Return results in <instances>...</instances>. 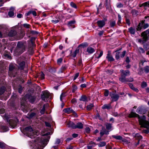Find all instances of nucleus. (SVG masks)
Here are the masks:
<instances>
[{
    "label": "nucleus",
    "instance_id": "nucleus-1",
    "mask_svg": "<svg viewBox=\"0 0 149 149\" xmlns=\"http://www.w3.org/2000/svg\"><path fill=\"white\" fill-rule=\"evenodd\" d=\"M129 118L138 117L139 118V122L140 125L142 127L147 128V129L144 130L143 132L144 133L148 134L149 132V122L140 118L139 115L135 113L132 112L128 115Z\"/></svg>",
    "mask_w": 149,
    "mask_h": 149
},
{
    "label": "nucleus",
    "instance_id": "nucleus-2",
    "mask_svg": "<svg viewBox=\"0 0 149 149\" xmlns=\"http://www.w3.org/2000/svg\"><path fill=\"white\" fill-rule=\"evenodd\" d=\"M26 42H19L17 45V52L19 54L23 53L25 50Z\"/></svg>",
    "mask_w": 149,
    "mask_h": 149
},
{
    "label": "nucleus",
    "instance_id": "nucleus-3",
    "mask_svg": "<svg viewBox=\"0 0 149 149\" xmlns=\"http://www.w3.org/2000/svg\"><path fill=\"white\" fill-rule=\"evenodd\" d=\"M141 35L143 37V39H138V41L140 43H143L146 41L149 37V29L142 33Z\"/></svg>",
    "mask_w": 149,
    "mask_h": 149
},
{
    "label": "nucleus",
    "instance_id": "nucleus-4",
    "mask_svg": "<svg viewBox=\"0 0 149 149\" xmlns=\"http://www.w3.org/2000/svg\"><path fill=\"white\" fill-rule=\"evenodd\" d=\"M24 131L26 133L29 135L31 136H34V135H37L38 134V132L36 131H34L32 127L30 126L26 127L24 129Z\"/></svg>",
    "mask_w": 149,
    "mask_h": 149
},
{
    "label": "nucleus",
    "instance_id": "nucleus-5",
    "mask_svg": "<svg viewBox=\"0 0 149 149\" xmlns=\"http://www.w3.org/2000/svg\"><path fill=\"white\" fill-rule=\"evenodd\" d=\"M50 138V136H47L45 138H42L38 140V145L43 147H44L47 143Z\"/></svg>",
    "mask_w": 149,
    "mask_h": 149
},
{
    "label": "nucleus",
    "instance_id": "nucleus-6",
    "mask_svg": "<svg viewBox=\"0 0 149 149\" xmlns=\"http://www.w3.org/2000/svg\"><path fill=\"white\" fill-rule=\"evenodd\" d=\"M16 69L15 68L14 65L10 64L9 66L8 74L10 77H14L16 73Z\"/></svg>",
    "mask_w": 149,
    "mask_h": 149
},
{
    "label": "nucleus",
    "instance_id": "nucleus-7",
    "mask_svg": "<svg viewBox=\"0 0 149 149\" xmlns=\"http://www.w3.org/2000/svg\"><path fill=\"white\" fill-rule=\"evenodd\" d=\"M28 52L29 54H32L33 52V47L35 46V43L32 40L28 42Z\"/></svg>",
    "mask_w": 149,
    "mask_h": 149
},
{
    "label": "nucleus",
    "instance_id": "nucleus-8",
    "mask_svg": "<svg viewBox=\"0 0 149 149\" xmlns=\"http://www.w3.org/2000/svg\"><path fill=\"white\" fill-rule=\"evenodd\" d=\"M49 93L47 91H45L43 92V94L41 95L42 99L45 102H47V99L49 97Z\"/></svg>",
    "mask_w": 149,
    "mask_h": 149
},
{
    "label": "nucleus",
    "instance_id": "nucleus-9",
    "mask_svg": "<svg viewBox=\"0 0 149 149\" xmlns=\"http://www.w3.org/2000/svg\"><path fill=\"white\" fill-rule=\"evenodd\" d=\"M109 95L111 97L112 102H115L117 101L119 97L118 95L113 93H110Z\"/></svg>",
    "mask_w": 149,
    "mask_h": 149
},
{
    "label": "nucleus",
    "instance_id": "nucleus-10",
    "mask_svg": "<svg viewBox=\"0 0 149 149\" xmlns=\"http://www.w3.org/2000/svg\"><path fill=\"white\" fill-rule=\"evenodd\" d=\"M144 71L146 73H149V66H146L143 68H141L139 69V72L138 73L139 74H141L143 73Z\"/></svg>",
    "mask_w": 149,
    "mask_h": 149
},
{
    "label": "nucleus",
    "instance_id": "nucleus-11",
    "mask_svg": "<svg viewBox=\"0 0 149 149\" xmlns=\"http://www.w3.org/2000/svg\"><path fill=\"white\" fill-rule=\"evenodd\" d=\"M121 72V75L125 76H128L130 75V72L128 70H120Z\"/></svg>",
    "mask_w": 149,
    "mask_h": 149
},
{
    "label": "nucleus",
    "instance_id": "nucleus-12",
    "mask_svg": "<svg viewBox=\"0 0 149 149\" xmlns=\"http://www.w3.org/2000/svg\"><path fill=\"white\" fill-rule=\"evenodd\" d=\"M97 23L99 27L102 28L105 25V21L103 20H98L97 22Z\"/></svg>",
    "mask_w": 149,
    "mask_h": 149
},
{
    "label": "nucleus",
    "instance_id": "nucleus-13",
    "mask_svg": "<svg viewBox=\"0 0 149 149\" xmlns=\"http://www.w3.org/2000/svg\"><path fill=\"white\" fill-rule=\"evenodd\" d=\"M75 21L74 20L70 21L68 22L67 25L70 28H73L75 27Z\"/></svg>",
    "mask_w": 149,
    "mask_h": 149
},
{
    "label": "nucleus",
    "instance_id": "nucleus-14",
    "mask_svg": "<svg viewBox=\"0 0 149 149\" xmlns=\"http://www.w3.org/2000/svg\"><path fill=\"white\" fill-rule=\"evenodd\" d=\"M9 124L11 127L14 128L16 126L17 122L14 120H10L9 121Z\"/></svg>",
    "mask_w": 149,
    "mask_h": 149
},
{
    "label": "nucleus",
    "instance_id": "nucleus-15",
    "mask_svg": "<svg viewBox=\"0 0 149 149\" xmlns=\"http://www.w3.org/2000/svg\"><path fill=\"white\" fill-rule=\"evenodd\" d=\"M79 52V49H77L75 51H74L73 52H72V51H71L70 53V56L74 58L77 55V54Z\"/></svg>",
    "mask_w": 149,
    "mask_h": 149
},
{
    "label": "nucleus",
    "instance_id": "nucleus-16",
    "mask_svg": "<svg viewBox=\"0 0 149 149\" xmlns=\"http://www.w3.org/2000/svg\"><path fill=\"white\" fill-rule=\"evenodd\" d=\"M16 31L14 30H10L8 33V35L9 36L13 37L17 34Z\"/></svg>",
    "mask_w": 149,
    "mask_h": 149
},
{
    "label": "nucleus",
    "instance_id": "nucleus-17",
    "mask_svg": "<svg viewBox=\"0 0 149 149\" xmlns=\"http://www.w3.org/2000/svg\"><path fill=\"white\" fill-rule=\"evenodd\" d=\"M111 108V103L108 104H105L102 107V108L103 109H109Z\"/></svg>",
    "mask_w": 149,
    "mask_h": 149
},
{
    "label": "nucleus",
    "instance_id": "nucleus-18",
    "mask_svg": "<svg viewBox=\"0 0 149 149\" xmlns=\"http://www.w3.org/2000/svg\"><path fill=\"white\" fill-rule=\"evenodd\" d=\"M49 106V105L48 104H44L42 109L40 111V113L42 114H44L45 112V108Z\"/></svg>",
    "mask_w": 149,
    "mask_h": 149
},
{
    "label": "nucleus",
    "instance_id": "nucleus-19",
    "mask_svg": "<svg viewBox=\"0 0 149 149\" xmlns=\"http://www.w3.org/2000/svg\"><path fill=\"white\" fill-rule=\"evenodd\" d=\"M64 110L65 113H70L74 112V111L71 108H65L64 109Z\"/></svg>",
    "mask_w": 149,
    "mask_h": 149
},
{
    "label": "nucleus",
    "instance_id": "nucleus-20",
    "mask_svg": "<svg viewBox=\"0 0 149 149\" xmlns=\"http://www.w3.org/2000/svg\"><path fill=\"white\" fill-rule=\"evenodd\" d=\"M1 132H5L7 131L8 130V127L4 126H1Z\"/></svg>",
    "mask_w": 149,
    "mask_h": 149
},
{
    "label": "nucleus",
    "instance_id": "nucleus-21",
    "mask_svg": "<svg viewBox=\"0 0 149 149\" xmlns=\"http://www.w3.org/2000/svg\"><path fill=\"white\" fill-rule=\"evenodd\" d=\"M87 51L88 53L91 54L95 51V50L93 48L89 47L87 48Z\"/></svg>",
    "mask_w": 149,
    "mask_h": 149
},
{
    "label": "nucleus",
    "instance_id": "nucleus-22",
    "mask_svg": "<svg viewBox=\"0 0 149 149\" xmlns=\"http://www.w3.org/2000/svg\"><path fill=\"white\" fill-rule=\"evenodd\" d=\"M68 125L69 127H71L73 129H75V125L73 122L69 121L68 123Z\"/></svg>",
    "mask_w": 149,
    "mask_h": 149
},
{
    "label": "nucleus",
    "instance_id": "nucleus-23",
    "mask_svg": "<svg viewBox=\"0 0 149 149\" xmlns=\"http://www.w3.org/2000/svg\"><path fill=\"white\" fill-rule=\"evenodd\" d=\"M119 80L122 82H127L126 77L121 74V77L119 79Z\"/></svg>",
    "mask_w": 149,
    "mask_h": 149
},
{
    "label": "nucleus",
    "instance_id": "nucleus-24",
    "mask_svg": "<svg viewBox=\"0 0 149 149\" xmlns=\"http://www.w3.org/2000/svg\"><path fill=\"white\" fill-rule=\"evenodd\" d=\"M18 63L19 65V68L21 70L23 69L25 65V62L24 61H22L20 63Z\"/></svg>",
    "mask_w": 149,
    "mask_h": 149
},
{
    "label": "nucleus",
    "instance_id": "nucleus-25",
    "mask_svg": "<svg viewBox=\"0 0 149 149\" xmlns=\"http://www.w3.org/2000/svg\"><path fill=\"white\" fill-rule=\"evenodd\" d=\"M129 86L132 89L134 90L135 91L137 92H138L139 91V90L134 87L133 86V85L132 84L129 83Z\"/></svg>",
    "mask_w": 149,
    "mask_h": 149
},
{
    "label": "nucleus",
    "instance_id": "nucleus-26",
    "mask_svg": "<svg viewBox=\"0 0 149 149\" xmlns=\"http://www.w3.org/2000/svg\"><path fill=\"white\" fill-rule=\"evenodd\" d=\"M135 137L136 138H138L139 139V140H138V142L136 144V145L137 146L139 144V141L140 139H142V136H141V135H139V134H136V135H135Z\"/></svg>",
    "mask_w": 149,
    "mask_h": 149
},
{
    "label": "nucleus",
    "instance_id": "nucleus-27",
    "mask_svg": "<svg viewBox=\"0 0 149 149\" xmlns=\"http://www.w3.org/2000/svg\"><path fill=\"white\" fill-rule=\"evenodd\" d=\"M83 126V124L81 123H78L75 125V129H82Z\"/></svg>",
    "mask_w": 149,
    "mask_h": 149
},
{
    "label": "nucleus",
    "instance_id": "nucleus-28",
    "mask_svg": "<svg viewBox=\"0 0 149 149\" xmlns=\"http://www.w3.org/2000/svg\"><path fill=\"white\" fill-rule=\"evenodd\" d=\"M107 58L108 59L109 61H114V59L113 58L112 56L111 55L110 53H108L107 56Z\"/></svg>",
    "mask_w": 149,
    "mask_h": 149
},
{
    "label": "nucleus",
    "instance_id": "nucleus-29",
    "mask_svg": "<svg viewBox=\"0 0 149 149\" xmlns=\"http://www.w3.org/2000/svg\"><path fill=\"white\" fill-rule=\"evenodd\" d=\"M129 32L132 34H134L135 33V29L132 27H130L128 29Z\"/></svg>",
    "mask_w": 149,
    "mask_h": 149
},
{
    "label": "nucleus",
    "instance_id": "nucleus-30",
    "mask_svg": "<svg viewBox=\"0 0 149 149\" xmlns=\"http://www.w3.org/2000/svg\"><path fill=\"white\" fill-rule=\"evenodd\" d=\"M80 101H81L84 102H86L87 100V97L86 95H82L79 99Z\"/></svg>",
    "mask_w": 149,
    "mask_h": 149
},
{
    "label": "nucleus",
    "instance_id": "nucleus-31",
    "mask_svg": "<svg viewBox=\"0 0 149 149\" xmlns=\"http://www.w3.org/2000/svg\"><path fill=\"white\" fill-rule=\"evenodd\" d=\"M105 125L107 129L108 130H111L112 128L111 124L110 123H106Z\"/></svg>",
    "mask_w": 149,
    "mask_h": 149
},
{
    "label": "nucleus",
    "instance_id": "nucleus-32",
    "mask_svg": "<svg viewBox=\"0 0 149 149\" xmlns=\"http://www.w3.org/2000/svg\"><path fill=\"white\" fill-rule=\"evenodd\" d=\"M5 90V88L4 86H2L0 88V95L3 94Z\"/></svg>",
    "mask_w": 149,
    "mask_h": 149
},
{
    "label": "nucleus",
    "instance_id": "nucleus-33",
    "mask_svg": "<svg viewBox=\"0 0 149 149\" xmlns=\"http://www.w3.org/2000/svg\"><path fill=\"white\" fill-rule=\"evenodd\" d=\"M8 15L10 17H14L15 15L14 12L10 10L8 13Z\"/></svg>",
    "mask_w": 149,
    "mask_h": 149
},
{
    "label": "nucleus",
    "instance_id": "nucleus-34",
    "mask_svg": "<svg viewBox=\"0 0 149 149\" xmlns=\"http://www.w3.org/2000/svg\"><path fill=\"white\" fill-rule=\"evenodd\" d=\"M36 115L34 113H29L27 115V117L29 118H31L33 117Z\"/></svg>",
    "mask_w": 149,
    "mask_h": 149
},
{
    "label": "nucleus",
    "instance_id": "nucleus-35",
    "mask_svg": "<svg viewBox=\"0 0 149 149\" xmlns=\"http://www.w3.org/2000/svg\"><path fill=\"white\" fill-rule=\"evenodd\" d=\"M94 106L93 104H92L88 105L86 107V109L88 110H91Z\"/></svg>",
    "mask_w": 149,
    "mask_h": 149
},
{
    "label": "nucleus",
    "instance_id": "nucleus-36",
    "mask_svg": "<svg viewBox=\"0 0 149 149\" xmlns=\"http://www.w3.org/2000/svg\"><path fill=\"white\" fill-rule=\"evenodd\" d=\"M112 137L118 140H122V137L120 136L113 135Z\"/></svg>",
    "mask_w": 149,
    "mask_h": 149
},
{
    "label": "nucleus",
    "instance_id": "nucleus-37",
    "mask_svg": "<svg viewBox=\"0 0 149 149\" xmlns=\"http://www.w3.org/2000/svg\"><path fill=\"white\" fill-rule=\"evenodd\" d=\"M35 98L34 97L30 96L29 98V100L30 102L33 103L35 100Z\"/></svg>",
    "mask_w": 149,
    "mask_h": 149
},
{
    "label": "nucleus",
    "instance_id": "nucleus-38",
    "mask_svg": "<svg viewBox=\"0 0 149 149\" xmlns=\"http://www.w3.org/2000/svg\"><path fill=\"white\" fill-rule=\"evenodd\" d=\"M120 52H117L116 53L115 55V58L116 60H118L120 57Z\"/></svg>",
    "mask_w": 149,
    "mask_h": 149
},
{
    "label": "nucleus",
    "instance_id": "nucleus-39",
    "mask_svg": "<svg viewBox=\"0 0 149 149\" xmlns=\"http://www.w3.org/2000/svg\"><path fill=\"white\" fill-rule=\"evenodd\" d=\"M106 144V143L105 142H102L98 144V146L100 147H102L105 146Z\"/></svg>",
    "mask_w": 149,
    "mask_h": 149
},
{
    "label": "nucleus",
    "instance_id": "nucleus-40",
    "mask_svg": "<svg viewBox=\"0 0 149 149\" xmlns=\"http://www.w3.org/2000/svg\"><path fill=\"white\" fill-rule=\"evenodd\" d=\"M66 96V94L65 93H62L60 96V100L62 101V99L63 98L65 97Z\"/></svg>",
    "mask_w": 149,
    "mask_h": 149
},
{
    "label": "nucleus",
    "instance_id": "nucleus-41",
    "mask_svg": "<svg viewBox=\"0 0 149 149\" xmlns=\"http://www.w3.org/2000/svg\"><path fill=\"white\" fill-rule=\"evenodd\" d=\"M126 52L125 51H123L122 53H120V57L121 58H123L125 56V54H126Z\"/></svg>",
    "mask_w": 149,
    "mask_h": 149
},
{
    "label": "nucleus",
    "instance_id": "nucleus-42",
    "mask_svg": "<svg viewBox=\"0 0 149 149\" xmlns=\"http://www.w3.org/2000/svg\"><path fill=\"white\" fill-rule=\"evenodd\" d=\"M147 86V84L146 82L143 81L142 82L141 86L142 88L146 87Z\"/></svg>",
    "mask_w": 149,
    "mask_h": 149
},
{
    "label": "nucleus",
    "instance_id": "nucleus-43",
    "mask_svg": "<svg viewBox=\"0 0 149 149\" xmlns=\"http://www.w3.org/2000/svg\"><path fill=\"white\" fill-rule=\"evenodd\" d=\"M118 24H120L121 23V18L120 15L119 14H118Z\"/></svg>",
    "mask_w": 149,
    "mask_h": 149
},
{
    "label": "nucleus",
    "instance_id": "nucleus-44",
    "mask_svg": "<svg viewBox=\"0 0 149 149\" xmlns=\"http://www.w3.org/2000/svg\"><path fill=\"white\" fill-rule=\"evenodd\" d=\"M107 133H104V132L102 131V130H101L100 132V136L101 137H102V136L104 134H109V132H107Z\"/></svg>",
    "mask_w": 149,
    "mask_h": 149
},
{
    "label": "nucleus",
    "instance_id": "nucleus-45",
    "mask_svg": "<svg viewBox=\"0 0 149 149\" xmlns=\"http://www.w3.org/2000/svg\"><path fill=\"white\" fill-rule=\"evenodd\" d=\"M88 45V44L87 43H82L79 45V46H82L83 47L87 46Z\"/></svg>",
    "mask_w": 149,
    "mask_h": 149
},
{
    "label": "nucleus",
    "instance_id": "nucleus-46",
    "mask_svg": "<svg viewBox=\"0 0 149 149\" xmlns=\"http://www.w3.org/2000/svg\"><path fill=\"white\" fill-rule=\"evenodd\" d=\"M116 22L115 21H111L110 23V25L111 27H113L115 25Z\"/></svg>",
    "mask_w": 149,
    "mask_h": 149
},
{
    "label": "nucleus",
    "instance_id": "nucleus-47",
    "mask_svg": "<svg viewBox=\"0 0 149 149\" xmlns=\"http://www.w3.org/2000/svg\"><path fill=\"white\" fill-rule=\"evenodd\" d=\"M70 5V6L73 8H77V7L76 6V4L73 2H71Z\"/></svg>",
    "mask_w": 149,
    "mask_h": 149
},
{
    "label": "nucleus",
    "instance_id": "nucleus-48",
    "mask_svg": "<svg viewBox=\"0 0 149 149\" xmlns=\"http://www.w3.org/2000/svg\"><path fill=\"white\" fill-rule=\"evenodd\" d=\"M136 111L139 113L141 114L142 112V109L141 108H138L137 109Z\"/></svg>",
    "mask_w": 149,
    "mask_h": 149
},
{
    "label": "nucleus",
    "instance_id": "nucleus-49",
    "mask_svg": "<svg viewBox=\"0 0 149 149\" xmlns=\"http://www.w3.org/2000/svg\"><path fill=\"white\" fill-rule=\"evenodd\" d=\"M139 52L140 53H143L145 52V51L141 47H139Z\"/></svg>",
    "mask_w": 149,
    "mask_h": 149
},
{
    "label": "nucleus",
    "instance_id": "nucleus-50",
    "mask_svg": "<svg viewBox=\"0 0 149 149\" xmlns=\"http://www.w3.org/2000/svg\"><path fill=\"white\" fill-rule=\"evenodd\" d=\"M109 94V91L108 90H105V91L104 92V95L105 96H107Z\"/></svg>",
    "mask_w": 149,
    "mask_h": 149
},
{
    "label": "nucleus",
    "instance_id": "nucleus-51",
    "mask_svg": "<svg viewBox=\"0 0 149 149\" xmlns=\"http://www.w3.org/2000/svg\"><path fill=\"white\" fill-rule=\"evenodd\" d=\"M5 146V144L3 142H0V148H3Z\"/></svg>",
    "mask_w": 149,
    "mask_h": 149
},
{
    "label": "nucleus",
    "instance_id": "nucleus-52",
    "mask_svg": "<svg viewBox=\"0 0 149 149\" xmlns=\"http://www.w3.org/2000/svg\"><path fill=\"white\" fill-rule=\"evenodd\" d=\"M107 1L108 0H106V2L105 4V6L107 8H108L110 5L109 3Z\"/></svg>",
    "mask_w": 149,
    "mask_h": 149
},
{
    "label": "nucleus",
    "instance_id": "nucleus-53",
    "mask_svg": "<svg viewBox=\"0 0 149 149\" xmlns=\"http://www.w3.org/2000/svg\"><path fill=\"white\" fill-rule=\"evenodd\" d=\"M40 78L42 79H45V74L42 72H41L40 73Z\"/></svg>",
    "mask_w": 149,
    "mask_h": 149
},
{
    "label": "nucleus",
    "instance_id": "nucleus-54",
    "mask_svg": "<svg viewBox=\"0 0 149 149\" xmlns=\"http://www.w3.org/2000/svg\"><path fill=\"white\" fill-rule=\"evenodd\" d=\"M142 28V26L140 24H139L136 28V29L137 31H140L141 29Z\"/></svg>",
    "mask_w": 149,
    "mask_h": 149
},
{
    "label": "nucleus",
    "instance_id": "nucleus-55",
    "mask_svg": "<svg viewBox=\"0 0 149 149\" xmlns=\"http://www.w3.org/2000/svg\"><path fill=\"white\" fill-rule=\"evenodd\" d=\"M127 82H132L133 81V78L130 77L128 78H127Z\"/></svg>",
    "mask_w": 149,
    "mask_h": 149
},
{
    "label": "nucleus",
    "instance_id": "nucleus-56",
    "mask_svg": "<svg viewBox=\"0 0 149 149\" xmlns=\"http://www.w3.org/2000/svg\"><path fill=\"white\" fill-rule=\"evenodd\" d=\"M23 88L21 86H19L18 88V92L20 93H21L22 92Z\"/></svg>",
    "mask_w": 149,
    "mask_h": 149
},
{
    "label": "nucleus",
    "instance_id": "nucleus-57",
    "mask_svg": "<svg viewBox=\"0 0 149 149\" xmlns=\"http://www.w3.org/2000/svg\"><path fill=\"white\" fill-rule=\"evenodd\" d=\"M143 47L145 49L147 50L149 49V46L147 44H145L143 45Z\"/></svg>",
    "mask_w": 149,
    "mask_h": 149
},
{
    "label": "nucleus",
    "instance_id": "nucleus-58",
    "mask_svg": "<svg viewBox=\"0 0 149 149\" xmlns=\"http://www.w3.org/2000/svg\"><path fill=\"white\" fill-rule=\"evenodd\" d=\"M63 59L62 58H60L58 59L57 60V63L59 64H60L62 61Z\"/></svg>",
    "mask_w": 149,
    "mask_h": 149
},
{
    "label": "nucleus",
    "instance_id": "nucleus-59",
    "mask_svg": "<svg viewBox=\"0 0 149 149\" xmlns=\"http://www.w3.org/2000/svg\"><path fill=\"white\" fill-rule=\"evenodd\" d=\"M79 73L78 72V73H76L75 74V75H74V79H73V80H74L76 79L79 76Z\"/></svg>",
    "mask_w": 149,
    "mask_h": 149
},
{
    "label": "nucleus",
    "instance_id": "nucleus-60",
    "mask_svg": "<svg viewBox=\"0 0 149 149\" xmlns=\"http://www.w3.org/2000/svg\"><path fill=\"white\" fill-rule=\"evenodd\" d=\"M61 142L60 140L59 139H57L55 142V144L56 145L59 144Z\"/></svg>",
    "mask_w": 149,
    "mask_h": 149
},
{
    "label": "nucleus",
    "instance_id": "nucleus-61",
    "mask_svg": "<svg viewBox=\"0 0 149 149\" xmlns=\"http://www.w3.org/2000/svg\"><path fill=\"white\" fill-rule=\"evenodd\" d=\"M77 87L76 86H74L72 87V92H74L77 89Z\"/></svg>",
    "mask_w": 149,
    "mask_h": 149
},
{
    "label": "nucleus",
    "instance_id": "nucleus-62",
    "mask_svg": "<svg viewBox=\"0 0 149 149\" xmlns=\"http://www.w3.org/2000/svg\"><path fill=\"white\" fill-rule=\"evenodd\" d=\"M59 22V20L58 19L55 20H52V22L54 24L57 23Z\"/></svg>",
    "mask_w": 149,
    "mask_h": 149
},
{
    "label": "nucleus",
    "instance_id": "nucleus-63",
    "mask_svg": "<svg viewBox=\"0 0 149 149\" xmlns=\"http://www.w3.org/2000/svg\"><path fill=\"white\" fill-rule=\"evenodd\" d=\"M85 131L86 133H89L90 131V129L89 128L87 127L85 129Z\"/></svg>",
    "mask_w": 149,
    "mask_h": 149
},
{
    "label": "nucleus",
    "instance_id": "nucleus-64",
    "mask_svg": "<svg viewBox=\"0 0 149 149\" xmlns=\"http://www.w3.org/2000/svg\"><path fill=\"white\" fill-rule=\"evenodd\" d=\"M143 5L145 6H149V1L143 3Z\"/></svg>",
    "mask_w": 149,
    "mask_h": 149
}]
</instances>
